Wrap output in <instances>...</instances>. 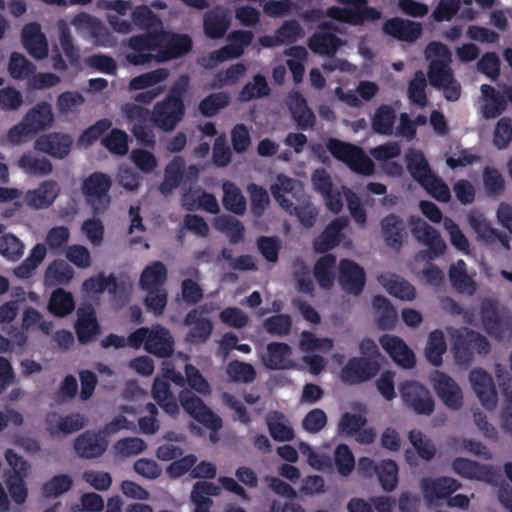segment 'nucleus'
<instances>
[{"instance_id": "680f3d73", "label": "nucleus", "mask_w": 512, "mask_h": 512, "mask_svg": "<svg viewBox=\"0 0 512 512\" xmlns=\"http://www.w3.org/2000/svg\"><path fill=\"white\" fill-rule=\"evenodd\" d=\"M449 279L452 286L459 292H472L474 290V282L468 276L466 264L461 259L449 268Z\"/></svg>"}, {"instance_id": "412c9836", "label": "nucleus", "mask_w": 512, "mask_h": 512, "mask_svg": "<svg viewBox=\"0 0 512 512\" xmlns=\"http://www.w3.org/2000/svg\"><path fill=\"white\" fill-rule=\"evenodd\" d=\"M380 226L385 244L396 252L400 251L407 238L404 220L400 216L390 213L382 218Z\"/></svg>"}, {"instance_id": "3c124183", "label": "nucleus", "mask_w": 512, "mask_h": 512, "mask_svg": "<svg viewBox=\"0 0 512 512\" xmlns=\"http://www.w3.org/2000/svg\"><path fill=\"white\" fill-rule=\"evenodd\" d=\"M75 302L70 292L57 288L51 294L48 309L56 317H65L72 313Z\"/></svg>"}, {"instance_id": "6e6552de", "label": "nucleus", "mask_w": 512, "mask_h": 512, "mask_svg": "<svg viewBox=\"0 0 512 512\" xmlns=\"http://www.w3.org/2000/svg\"><path fill=\"white\" fill-rule=\"evenodd\" d=\"M179 402L187 414L206 428L218 431L222 427V419L192 391L188 389L180 391Z\"/></svg>"}, {"instance_id": "774afa93", "label": "nucleus", "mask_w": 512, "mask_h": 512, "mask_svg": "<svg viewBox=\"0 0 512 512\" xmlns=\"http://www.w3.org/2000/svg\"><path fill=\"white\" fill-rule=\"evenodd\" d=\"M229 104V96L225 92L212 93L199 103V111L205 117L215 116Z\"/></svg>"}, {"instance_id": "9d476101", "label": "nucleus", "mask_w": 512, "mask_h": 512, "mask_svg": "<svg viewBox=\"0 0 512 512\" xmlns=\"http://www.w3.org/2000/svg\"><path fill=\"white\" fill-rule=\"evenodd\" d=\"M185 115V104L164 98L157 102L151 112V121L159 129L169 132L176 128Z\"/></svg>"}, {"instance_id": "c85d7f7f", "label": "nucleus", "mask_w": 512, "mask_h": 512, "mask_svg": "<svg viewBox=\"0 0 512 512\" xmlns=\"http://www.w3.org/2000/svg\"><path fill=\"white\" fill-rule=\"evenodd\" d=\"M453 471L466 479L490 482L494 475L493 468L474 460L457 457L452 461Z\"/></svg>"}, {"instance_id": "aec40b11", "label": "nucleus", "mask_w": 512, "mask_h": 512, "mask_svg": "<svg viewBox=\"0 0 512 512\" xmlns=\"http://www.w3.org/2000/svg\"><path fill=\"white\" fill-rule=\"evenodd\" d=\"M193 42L187 34H166L163 41L158 46L157 60L165 62L182 57L192 49Z\"/></svg>"}, {"instance_id": "0e129e2a", "label": "nucleus", "mask_w": 512, "mask_h": 512, "mask_svg": "<svg viewBox=\"0 0 512 512\" xmlns=\"http://www.w3.org/2000/svg\"><path fill=\"white\" fill-rule=\"evenodd\" d=\"M168 77V71L158 68L132 78L129 82L130 90H143L163 82Z\"/></svg>"}, {"instance_id": "09e8293b", "label": "nucleus", "mask_w": 512, "mask_h": 512, "mask_svg": "<svg viewBox=\"0 0 512 512\" xmlns=\"http://www.w3.org/2000/svg\"><path fill=\"white\" fill-rule=\"evenodd\" d=\"M46 253L47 249L45 244H36L31 249L28 257L14 269L15 276L21 279L30 278L34 274L36 268L44 260Z\"/></svg>"}, {"instance_id": "20e7f679", "label": "nucleus", "mask_w": 512, "mask_h": 512, "mask_svg": "<svg viewBox=\"0 0 512 512\" xmlns=\"http://www.w3.org/2000/svg\"><path fill=\"white\" fill-rule=\"evenodd\" d=\"M112 178L103 172H93L82 183V193L94 214L104 213L111 204L109 191Z\"/></svg>"}, {"instance_id": "7c9ffc66", "label": "nucleus", "mask_w": 512, "mask_h": 512, "mask_svg": "<svg viewBox=\"0 0 512 512\" xmlns=\"http://www.w3.org/2000/svg\"><path fill=\"white\" fill-rule=\"evenodd\" d=\"M59 195V186L53 180L44 181L37 189L26 194L27 205L35 209L48 208Z\"/></svg>"}, {"instance_id": "e2e57ef3", "label": "nucleus", "mask_w": 512, "mask_h": 512, "mask_svg": "<svg viewBox=\"0 0 512 512\" xmlns=\"http://www.w3.org/2000/svg\"><path fill=\"white\" fill-rule=\"evenodd\" d=\"M215 226L219 231L225 232L229 236L230 243H239L244 236V226L231 215H221L215 221Z\"/></svg>"}, {"instance_id": "f704fd0d", "label": "nucleus", "mask_w": 512, "mask_h": 512, "mask_svg": "<svg viewBox=\"0 0 512 512\" xmlns=\"http://www.w3.org/2000/svg\"><path fill=\"white\" fill-rule=\"evenodd\" d=\"M341 45V39L331 32H315L308 39V46L311 51L321 56H334Z\"/></svg>"}, {"instance_id": "2eb2a0df", "label": "nucleus", "mask_w": 512, "mask_h": 512, "mask_svg": "<svg viewBox=\"0 0 512 512\" xmlns=\"http://www.w3.org/2000/svg\"><path fill=\"white\" fill-rule=\"evenodd\" d=\"M108 440L100 431L86 430L74 442L76 454L82 459H95L101 457L108 447Z\"/></svg>"}, {"instance_id": "423d86ee", "label": "nucleus", "mask_w": 512, "mask_h": 512, "mask_svg": "<svg viewBox=\"0 0 512 512\" xmlns=\"http://www.w3.org/2000/svg\"><path fill=\"white\" fill-rule=\"evenodd\" d=\"M165 36L162 31L147 32L140 35L132 36L127 43V47L131 50L126 55V60L135 66L150 63L153 60V51H158Z\"/></svg>"}, {"instance_id": "72a5a7b5", "label": "nucleus", "mask_w": 512, "mask_h": 512, "mask_svg": "<svg viewBox=\"0 0 512 512\" xmlns=\"http://www.w3.org/2000/svg\"><path fill=\"white\" fill-rule=\"evenodd\" d=\"M72 25L78 32H86L91 38L98 43H103L109 36L106 27L102 22L87 13H79L71 21Z\"/></svg>"}, {"instance_id": "c9c22d12", "label": "nucleus", "mask_w": 512, "mask_h": 512, "mask_svg": "<svg viewBox=\"0 0 512 512\" xmlns=\"http://www.w3.org/2000/svg\"><path fill=\"white\" fill-rule=\"evenodd\" d=\"M344 226L345 223L342 219L336 218L332 220L322 233L315 238L313 242L314 250L318 253H326L338 246L340 243V233Z\"/></svg>"}, {"instance_id": "ea45409f", "label": "nucleus", "mask_w": 512, "mask_h": 512, "mask_svg": "<svg viewBox=\"0 0 512 512\" xmlns=\"http://www.w3.org/2000/svg\"><path fill=\"white\" fill-rule=\"evenodd\" d=\"M407 170L420 185L434 175L428 161L421 151L410 150L406 154Z\"/></svg>"}, {"instance_id": "f257e3e1", "label": "nucleus", "mask_w": 512, "mask_h": 512, "mask_svg": "<svg viewBox=\"0 0 512 512\" xmlns=\"http://www.w3.org/2000/svg\"><path fill=\"white\" fill-rule=\"evenodd\" d=\"M326 148L335 159L346 164L353 172L364 176L374 173L373 161L360 147L337 138H329Z\"/></svg>"}, {"instance_id": "1a4fd4ad", "label": "nucleus", "mask_w": 512, "mask_h": 512, "mask_svg": "<svg viewBox=\"0 0 512 512\" xmlns=\"http://www.w3.org/2000/svg\"><path fill=\"white\" fill-rule=\"evenodd\" d=\"M411 233L414 238L427 247L426 257L433 260L443 255L446 250V243L440 233L420 217H410Z\"/></svg>"}, {"instance_id": "f3484780", "label": "nucleus", "mask_w": 512, "mask_h": 512, "mask_svg": "<svg viewBox=\"0 0 512 512\" xmlns=\"http://www.w3.org/2000/svg\"><path fill=\"white\" fill-rule=\"evenodd\" d=\"M469 380L482 406L492 410L497 404V392L493 379L482 368H476L470 371Z\"/></svg>"}, {"instance_id": "a18cd8bd", "label": "nucleus", "mask_w": 512, "mask_h": 512, "mask_svg": "<svg viewBox=\"0 0 512 512\" xmlns=\"http://www.w3.org/2000/svg\"><path fill=\"white\" fill-rule=\"evenodd\" d=\"M372 305L377 316V325L382 330H391L397 322V311L391 302L382 295L373 298Z\"/></svg>"}, {"instance_id": "bf43d9fd", "label": "nucleus", "mask_w": 512, "mask_h": 512, "mask_svg": "<svg viewBox=\"0 0 512 512\" xmlns=\"http://www.w3.org/2000/svg\"><path fill=\"white\" fill-rule=\"evenodd\" d=\"M468 223L480 240L485 243H493L496 241L497 229L491 227L483 214L471 212L468 215Z\"/></svg>"}, {"instance_id": "4c0bfd02", "label": "nucleus", "mask_w": 512, "mask_h": 512, "mask_svg": "<svg viewBox=\"0 0 512 512\" xmlns=\"http://www.w3.org/2000/svg\"><path fill=\"white\" fill-rule=\"evenodd\" d=\"M152 396L167 414L176 416L179 413L177 399L172 394L168 381L156 378L152 386Z\"/></svg>"}, {"instance_id": "a878e982", "label": "nucleus", "mask_w": 512, "mask_h": 512, "mask_svg": "<svg viewBox=\"0 0 512 512\" xmlns=\"http://www.w3.org/2000/svg\"><path fill=\"white\" fill-rule=\"evenodd\" d=\"M288 108L298 129L306 131L314 128L316 116L300 92L294 91L289 95Z\"/></svg>"}, {"instance_id": "5fc2aeb1", "label": "nucleus", "mask_w": 512, "mask_h": 512, "mask_svg": "<svg viewBox=\"0 0 512 512\" xmlns=\"http://www.w3.org/2000/svg\"><path fill=\"white\" fill-rule=\"evenodd\" d=\"M23 242L12 233L0 236V255L10 262H17L24 254Z\"/></svg>"}, {"instance_id": "49530a36", "label": "nucleus", "mask_w": 512, "mask_h": 512, "mask_svg": "<svg viewBox=\"0 0 512 512\" xmlns=\"http://www.w3.org/2000/svg\"><path fill=\"white\" fill-rule=\"evenodd\" d=\"M482 181L487 197L496 199L503 195L506 181L502 173L495 167L485 166L482 170Z\"/></svg>"}, {"instance_id": "2f4dec72", "label": "nucleus", "mask_w": 512, "mask_h": 512, "mask_svg": "<svg viewBox=\"0 0 512 512\" xmlns=\"http://www.w3.org/2000/svg\"><path fill=\"white\" fill-rule=\"evenodd\" d=\"M291 354L288 344L271 342L267 345V355L263 357V363L270 370L286 369L292 366Z\"/></svg>"}, {"instance_id": "a19ab883", "label": "nucleus", "mask_w": 512, "mask_h": 512, "mask_svg": "<svg viewBox=\"0 0 512 512\" xmlns=\"http://www.w3.org/2000/svg\"><path fill=\"white\" fill-rule=\"evenodd\" d=\"M223 207L235 215H243L246 211L247 201L237 185L231 181L222 184Z\"/></svg>"}, {"instance_id": "6ab92c4d", "label": "nucleus", "mask_w": 512, "mask_h": 512, "mask_svg": "<svg viewBox=\"0 0 512 512\" xmlns=\"http://www.w3.org/2000/svg\"><path fill=\"white\" fill-rule=\"evenodd\" d=\"M460 488V482L448 476L424 478L421 481V489L424 498L428 503H434L437 500L448 499L452 493Z\"/></svg>"}, {"instance_id": "de8ad7c7", "label": "nucleus", "mask_w": 512, "mask_h": 512, "mask_svg": "<svg viewBox=\"0 0 512 512\" xmlns=\"http://www.w3.org/2000/svg\"><path fill=\"white\" fill-rule=\"evenodd\" d=\"M396 120L395 110L387 104L380 105L372 117L371 126L375 133L391 135Z\"/></svg>"}, {"instance_id": "4d7b16f0", "label": "nucleus", "mask_w": 512, "mask_h": 512, "mask_svg": "<svg viewBox=\"0 0 512 512\" xmlns=\"http://www.w3.org/2000/svg\"><path fill=\"white\" fill-rule=\"evenodd\" d=\"M19 167L32 175L45 176L51 173L53 166L49 159L45 157H36L31 153L23 154L19 161Z\"/></svg>"}, {"instance_id": "39448f33", "label": "nucleus", "mask_w": 512, "mask_h": 512, "mask_svg": "<svg viewBox=\"0 0 512 512\" xmlns=\"http://www.w3.org/2000/svg\"><path fill=\"white\" fill-rule=\"evenodd\" d=\"M490 343L485 336L469 328H463L453 336L452 351L457 364L469 365L473 353L488 354Z\"/></svg>"}, {"instance_id": "dca6fc26", "label": "nucleus", "mask_w": 512, "mask_h": 512, "mask_svg": "<svg viewBox=\"0 0 512 512\" xmlns=\"http://www.w3.org/2000/svg\"><path fill=\"white\" fill-rule=\"evenodd\" d=\"M73 139L69 134L52 132L40 135L34 143V148L56 159H63L69 155Z\"/></svg>"}, {"instance_id": "052dcab7", "label": "nucleus", "mask_w": 512, "mask_h": 512, "mask_svg": "<svg viewBox=\"0 0 512 512\" xmlns=\"http://www.w3.org/2000/svg\"><path fill=\"white\" fill-rule=\"evenodd\" d=\"M35 65L29 61L24 55L13 52L9 59L8 71L12 78L24 80L34 74Z\"/></svg>"}, {"instance_id": "a211bd4d", "label": "nucleus", "mask_w": 512, "mask_h": 512, "mask_svg": "<svg viewBox=\"0 0 512 512\" xmlns=\"http://www.w3.org/2000/svg\"><path fill=\"white\" fill-rule=\"evenodd\" d=\"M384 34L399 41L412 43L422 35V24L409 19L392 17L387 19L382 26Z\"/></svg>"}, {"instance_id": "9b49d317", "label": "nucleus", "mask_w": 512, "mask_h": 512, "mask_svg": "<svg viewBox=\"0 0 512 512\" xmlns=\"http://www.w3.org/2000/svg\"><path fill=\"white\" fill-rule=\"evenodd\" d=\"M380 370L376 359L365 357H352L341 370V379L344 383L353 385L370 380Z\"/></svg>"}, {"instance_id": "b1692460", "label": "nucleus", "mask_w": 512, "mask_h": 512, "mask_svg": "<svg viewBox=\"0 0 512 512\" xmlns=\"http://www.w3.org/2000/svg\"><path fill=\"white\" fill-rule=\"evenodd\" d=\"M145 350L160 358L171 356L174 351V340L169 330L159 324L149 328Z\"/></svg>"}, {"instance_id": "864d4df0", "label": "nucleus", "mask_w": 512, "mask_h": 512, "mask_svg": "<svg viewBox=\"0 0 512 512\" xmlns=\"http://www.w3.org/2000/svg\"><path fill=\"white\" fill-rule=\"evenodd\" d=\"M376 475L384 491L391 492L396 488L398 484V466L394 460H382L378 464Z\"/></svg>"}, {"instance_id": "bb28decb", "label": "nucleus", "mask_w": 512, "mask_h": 512, "mask_svg": "<svg viewBox=\"0 0 512 512\" xmlns=\"http://www.w3.org/2000/svg\"><path fill=\"white\" fill-rule=\"evenodd\" d=\"M75 332L81 344L92 342L100 332L96 313L91 305L81 307L77 311Z\"/></svg>"}, {"instance_id": "473e14b6", "label": "nucleus", "mask_w": 512, "mask_h": 512, "mask_svg": "<svg viewBox=\"0 0 512 512\" xmlns=\"http://www.w3.org/2000/svg\"><path fill=\"white\" fill-rule=\"evenodd\" d=\"M23 120L32 133L49 128L54 120L51 105L47 102L36 104L26 113Z\"/></svg>"}, {"instance_id": "c03bdc74", "label": "nucleus", "mask_w": 512, "mask_h": 512, "mask_svg": "<svg viewBox=\"0 0 512 512\" xmlns=\"http://www.w3.org/2000/svg\"><path fill=\"white\" fill-rule=\"evenodd\" d=\"M185 169V163L182 157H174L166 166L164 171V179L160 184L159 190L164 195H169L176 189L182 179Z\"/></svg>"}, {"instance_id": "5701e85b", "label": "nucleus", "mask_w": 512, "mask_h": 512, "mask_svg": "<svg viewBox=\"0 0 512 512\" xmlns=\"http://www.w3.org/2000/svg\"><path fill=\"white\" fill-rule=\"evenodd\" d=\"M303 36V28L300 23L295 20H286L275 31L274 35H264L259 38V43L265 48L278 47L283 44L295 43Z\"/></svg>"}, {"instance_id": "8fccbe9b", "label": "nucleus", "mask_w": 512, "mask_h": 512, "mask_svg": "<svg viewBox=\"0 0 512 512\" xmlns=\"http://www.w3.org/2000/svg\"><path fill=\"white\" fill-rule=\"evenodd\" d=\"M73 277V268L62 259L54 260L45 271V282L49 285L68 284Z\"/></svg>"}, {"instance_id": "4468645a", "label": "nucleus", "mask_w": 512, "mask_h": 512, "mask_svg": "<svg viewBox=\"0 0 512 512\" xmlns=\"http://www.w3.org/2000/svg\"><path fill=\"white\" fill-rule=\"evenodd\" d=\"M232 22L231 10L217 5L209 9L203 16V31L209 39H220L225 36Z\"/></svg>"}, {"instance_id": "79ce46f5", "label": "nucleus", "mask_w": 512, "mask_h": 512, "mask_svg": "<svg viewBox=\"0 0 512 512\" xmlns=\"http://www.w3.org/2000/svg\"><path fill=\"white\" fill-rule=\"evenodd\" d=\"M167 280V268L161 261L149 263L142 271L139 285L142 289L163 288Z\"/></svg>"}, {"instance_id": "338daca9", "label": "nucleus", "mask_w": 512, "mask_h": 512, "mask_svg": "<svg viewBox=\"0 0 512 512\" xmlns=\"http://www.w3.org/2000/svg\"><path fill=\"white\" fill-rule=\"evenodd\" d=\"M72 485L73 480L69 475H55L43 484L42 493L46 498H56L69 491Z\"/></svg>"}, {"instance_id": "cd10ccee", "label": "nucleus", "mask_w": 512, "mask_h": 512, "mask_svg": "<svg viewBox=\"0 0 512 512\" xmlns=\"http://www.w3.org/2000/svg\"><path fill=\"white\" fill-rule=\"evenodd\" d=\"M47 430L51 436L68 435L83 429L87 418L80 413H71L66 416L53 414L46 420Z\"/></svg>"}, {"instance_id": "58836bf2", "label": "nucleus", "mask_w": 512, "mask_h": 512, "mask_svg": "<svg viewBox=\"0 0 512 512\" xmlns=\"http://www.w3.org/2000/svg\"><path fill=\"white\" fill-rule=\"evenodd\" d=\"M481 92L486 101L483 106V115L486 119L497 118L506 110L507 101L504 95L494 87L483 84L481 86Z\"/></svg>"}, {"instance_id": "393cba45", "label": "nucleus", "mask_w": 512, "mask_h": 512, "mask_svg": "<svg viewBox=\"0 0 512 512\" xmlns=\"http://www.w3.org/2000/svg\"><path fill=\"white\" fill-rule=\"evenodd\" d=\"M22 44L35 59H44L48 55V43L37 22L26 24L22 29Z\"/></svg>"}, {"instance_id": "c756f323", "label": "nucleus", "mask_w": 512, "mask_h": 512, "mask_svg": "<svg viewBox=\"0 0 512 512\" xmlns=\"http://www.w3.org/2000/svg\"><path fill=\"white\" fill-rule=\"evenodd\" d=\"M378 281L390 295L400 300L412 301L416 297L415 287L410 282L396 274H381L378 276Z\"/></svg>"}, {"instance_id": "e433bc0d", "label": "nucleus", "mask_w": 512, "mask_h": 512, "mask_svg": "<svg viewBox=\"0 0 512 512\" xmlns=\"http://www.w3.org/2000/svg\"><path fill=\"white\" fill-rule=\"evenodd\" d=\"M337 258L334 254H326L320 257L313 269V275L318 285L326 290L332 288L335 280V268Z\"/></svg>"}, {"instance_id": "7ed1b4c3", "label": "nucleus", "mask_w": 512, "mask_h": 512, "mask_svg": "<svg viewBox=\"0 0 512 512\" xmlns=\"http://www.w3.org/2000/svg\"><path fill=\"white\" fill-rule=\"evenodd\" d=\"M479 315L483 329L491 337L500 340L507 332H512V313L496 299L482 300Z\"/></svg>"}, {"instance_id": "13d9d810", "label": "nucleus", "mask_w": 512, "mask_h": 512, "mask_svg": "<svg viewBox=\"0 0 512 512\" xmlns=\"http://www.w3.org/2000/svg\"><path fill=\"white\" fill-rule=\"evenodd\" d=\"M132 22L135 26L143 30L155 29L162 27V21L148 6L140 5L135 7L131 14Z\"/></svg>"}, {"instance_id": "6e6d98bb", "label": "nucleus", "mask_w": 512, "mask_h": 512, "mask_svg": "<svg viewBox=\"0 0 512 512\" xmlns=\"http://www.w3.org/2000/svg\"><path fill=\"white\" fill-rule=\"evenodd\" d=\"M270 87L266 78L261 74H256L253 81L248 82L239 92V99L242 102H249L253 99L262 98L270 94Z\"/></svg>"}, {"instance_id": "69168bd1", "label": "nucleus", "mask_w": 512, "mask_h": 512, "mask_svg": "<svg viewBox=\"0 0 512 512\" xmlns=\"http://www.w3.org/2000/svg\"><path fill=\"white\" fill-rule=\"evenodd\" d=\"M128 140L129 138L125 131L114 128L101 142L112 154L123 156L129 150Z\"/></svg>"}, {"instance_id": "4be33fe9", "label": "nucleus", "mask_w": 512, "mask_h": 512, "mask_svg": "<svg viewBox=\"0 0 512 512\" xmlns=\"http://www.w3.org/2000/svg\"><path fill=\"white\" fill-rule=\"evenodd\" d=\"M379 342L382 348L398 365L405 369L415 366L416 359L413 351L400 337L385 334L380 337Z\"/></svg>"}, {"instance_id": "f03ea898", "label": "nucleus", "mask_w": 512, "mask_h": 512, "mask_svg": "<svg viewBox=\"0 0 512 512\" xmlns=\"http://www.w3.org/2000/svg\"><path fill=\"white\" fill-rule=\"evenodd\" d=\"M337 2L345 7H328L324 12L325 16L354 26L362 25L365 21L374 22L381 18V12L369 6L367 0H337Z\"/></svg>"}, {"instance_id": "ddd939ff", "label": "nucleus", "mask_w": 512, "mask_h": 512, "mask_svg": "<svg viewBox=\"0 0 512 512\" xmlns=\"http://www.w3.org/2000/svg\"><path fill=\"white\" fill-rule=\"evenodd\" d=\"M431 378L441 401L452 410L460 409L463 404V394L459 385L450 376L438 370L434 371Z\"/></svg>"}, {"instance_id": "603ef678", "label": "nucleus", "mask_w": 512, "mask_h": 512, "mask_svg": "<svg viewBox=\"0 0 512 512\" xmlns=\"http://www.w3.org/2000/svg\"><path fill=\"white\" fill-rule=\"evenodd\" d=\"M447 345L444 333L441 330H433L428 336L425 355L430 364L438 367L442 364V356L446 352Z\"/></svg>"}, {"instance_id": "0eeeda50", "label": "nucleus", "mask_w": 512, "mask_h": 512, "mask_svg": "<svg viewBox=\"0 0 512 512\" xmlns=\"http://www.w3.org/2000/svg\"><path fill=\"white\" fill-rule=\"evenodd\" d=\"M399 392L404 405L416 414L429 416L434 412V399L424 385L407 380L400 384Z\"/></svg>"}, {"instance_id": "f8f14e48", "label": "nucleus", "mask_w": 512, "mask_h": 512, "mask_svg": "<svg viewBox=\"0 0 512 512\" xmlns=\"http://www.w3.org/2000/svg\"><path fill=\"white\" fill-rule=\"evenodd\" d=\"M338 282L346 293L358 296L363 292L366 273L355 261L342 259L339 263Z\"/></svg>"}, {"instance_id": "37998d69", "label": "nucleus", "mask_w": 512, "mask_h": 512, "mask_svg": "<svg viewBox=\"0 0 512 512\" xmlns=\"http://www.w3.org/2000/svg\"><path fill=\"white\" fill-rule=\"evenodd\" d=\"M266 424L270 436L275 441L286 442L294 439V430L287 423L283 413L279 411L269 413L266 417Z\"/></svg>"}]
</instances>
